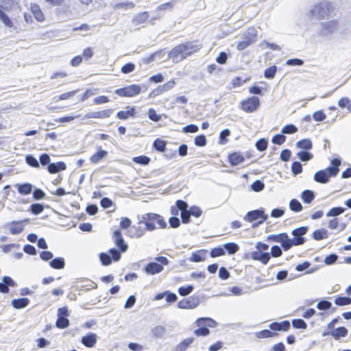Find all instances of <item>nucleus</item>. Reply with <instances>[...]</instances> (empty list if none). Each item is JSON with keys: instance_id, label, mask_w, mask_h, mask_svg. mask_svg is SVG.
Returning a JSON list of instances; mask_svg holds the SVG:
<instances>
[{"instance_id": "obj_30", "label": "nucleus", "mask_w": 351, "mask_h": 351, "mask_svg": "<svg viewBox=\"0 0 351 351\" xmlns=\"http://www.w3.org/2000/svg\"><path fill=\"white\" fill-rule=\"evenodd\" d=\"M31 11L34 14V18L39 22H43L45 20V16L40 9V8L36 5L34 4L31 5Z\"/></svg>"}, {"instance_id": "obj_33", "label": "nucleus", "mask_w": 351, "mask_h": 351, "mask_svg": "<svg viewBox=\"0 0 351 351\" xmlns=\"http://www.w3.org/2000/svg\"><path fill=\"white\" fill-rule=\"evenodd\" d=\"M315 193L311 190H304L301 193V199L304 203L310 204L315 199Z\"/></svg>"}, {"instance_id": "obj_41", "label": "nucleus", "mask_w": 351, "mask_h": 351, "mask_svg": "<svg viewBox=\"0 0 351 351\" xmlns=\"http://www.w3.org/2000/svg\"><path fill=\"white\" fill-rule=\"evenodd\" d=\"M296 146L298 147L303 149L306 151V150L311 149L312 147H313V144L310 139L304 138V139H302V140L297 142Z\"/></svg>"}, {"instance_id": "obj_17", "label": "nucleus", "mask_w": 351, "mask_h": 351, "mask_svg": "<svg viewBox=\"0 0 351 351\" xmlns=\"http://www.w3.org/2000/svg\"><path fill=\"white\" fill-rule=\"evenodd\" d=\"M113 112L112 109H106L104 110L91 112L85 114L86 119H104L109 117Z\"/></svg>"}, {"instance_id": "obj_4", "label": "nucleus", "mask_w": 351, "mask_h": 351, "mask_svg": "<svg viewBox=\"0 0 351 351\" xmlns=\"http://www.w3.org/2000/svg\"><path fill=\"white\" fill-rule=\"evenodd\" d=\"M308 228L307 226H301L292 230L291 234L293 235V239L289 238L290 241V249L293 246L301 245L304 243L305 239L304 235L308 232Z\"/></svg>"}, {"instance_id": "obj_14", "label": "nucleus", "mask_w": 351, "mask_h": 351, "mask_svg": "<svg viewBox=\"0 0 351 351\" xmlns=\"http://www.w3.org/2000/svg\"><path fill=\"white\" fill-rule=\"evenodd\" d=\"M184 51V56L186 57L192 53L198 51L201 49V45L197 41L186 42L182 44Z\"/></svg>"}, {"instance_id": "obj_13", "label": "nucleus", "mask_w": 351, "mask_h": 351, "mask_svg": "<svg viewBox=\"0 0 351 351\" xmlns=\"http://www.w3.org/2000/svg\"><path fill=\"white\" fill-rule=\"evenodd\" d=\"M141 220L137 224L132 226L128 230V234L131 238H139L145 234V228H143Z\"/></svg>"}, {"instance_id": "obj_9", "label": "nucleus", "mask_w": 351, "mask_h": 351, "mask_svg": "<svg viewBox=\"0 0 351 351\" xmlns=\"http://www.w3.org/2000/svg\"><path fill=\"white\" fill-rule=\"evenodd\" d=\"M182 44L176 45L169 53L168 58L175 63L180 62L186 58Z\"/></svg>"}, {"instance_id": "obj_44", "label": "nucleus", "mask_w": 351, "mask_h": 351, "mask_svg": "<svg viewBox=\"0 0 351 351\" xmlns=\"http://www.w3.org/2000/svg\"><path fill=\"white\" fill-rule=\"evenodd\" d=\"M56 326L58 328L64 329L69 326V320L66 317L58 316Z\"/></svg>"}, {"instance_id": "obj_25", "label": "nucleus", "mask_w": 351, "mask_h": 351, "mask_svg": "<svg viewBox=\"0 0 351 351\" xmlns=\"http://www.w3.org/2000/svg\"><path fill=\"white\" fill-rule=\"evenodd\" d=\"M228 160L232 166H236L244 161V157L241 154L234 152L229 155Z\"/></svg>"}, {"instance_id": "obj_15", "label": "nucleus", "mask_w": 351, "mask_h": 351, "mask_svg": "<svg viewBox=\"0 0 351 351\" xmlns=\"http://www.w3.org/2000/svg\"><path fill=\"white\" fill-rule=\"evenodd\" d=\"M113 238L114 240V243L117 247L121 252H125L128 250V245L125 243L124 239L122 237L121 232L120 230H117L113 232Z\"/></svg>"}, {"instance_id": "obj_16", "label": "nucleus", "mask_w": 351, "mask_h": 351, "mask_svg": "<svg viewBox=\"0 0 351 351\" xmlns=\"http://www.w3.org/2000/svg\"><path fill=\"white\" fill-rule=\"evenodd\" d=\"M250 256L252 259L259 261L264 265L267 264L271 258V255L269 252H263L259 251L250 252Z\"/></svg>"}, {"instance_id": "obj_29", "label": "nucleus", "mask_w": 351, "mask_h": 351, "mask_svg": "<svg viewBox=\"0 0 351 351\" xmlns=\"http://www.w3.org/2000/svg\"><path fill=\"white\" fill-rule=\"evenodd\" d=\"M194 340V337H189L184 339L175 347V351H186Z\"/></svg>"}, {"instance_id": "obj_40", "label": "nucleus", "mask_w": 351, "mask_h": 351, "mask_svg": "<svg viewBox=\"0 0 351 351\" xmlns=\"http://www.w3.org/2000/svg\"><path fill=\"white\" fill-rule=\"evenodd\" d=\"M223 248L230 255L236 254L239 250V245L235 243H226L223 245Z\"/></svg>"}, {"instance_id": "obj_63", "label": "nucleus", "mask_w": 351, "mask_h": 351, "mask_svg": "<svg viewBox=\"0 0 351 351\" xmlns=\"http://www.w3.org/2000/svg\"><path fill=\"white\" fill-rule=\"evenodd\" d=\"M206 138L204 134L197 136L194 140L195 145L198 147L205 146L206 145Z\"/></svg>"}, {"instance_id": "obj_39", "label": "nucleus", "mask_w": 351, "mask_h": 351, "mask_svg": "<svg viewBox=\"0 0 351 351\" xmlns=\"http://www.w3.org/2000/svg\"><path fill=\"white\" fill-rule=\"evenodd\" d=\"M166 333V329L162 326H156L152 329V336L155 338H162Z\"/></svg>"}, {"instance_id": "obj_43", "label": "nucleus", "mask_w": 351, "mask_h": 351, "mask_svg": "<svg viewBox=\"0 0 351 351\" xmlns=\"http://www.w3.org/2000/svg\"><path fill=\"white\" fill-rule=\"evenodd\" d=\"M134 114H135L134 109L133 108H132L130 110H126V111L122 110V111L118 112L117 114V117L119 119L125 120L130 117H134Z\"/></svg>"}, {"instance_id": "obj_5", "label": "nucleus", "mask_w": 351, "mask_h": 351, "mask_svg": "<svg viewBox=\"0 0 351 351\" xmlns=\"http://www.w3.org/2000/svg\"><path fill=\"white\" fill-rule=\"evenodd\" d=\"M260 106V99L258 97L252 96L241 101V108L246 112L256 111Z\"/></svg>"}, {"instance_id": "obj_26", "label": "nucleus", "mask_w": 351, "mask_h": 351, "mask_svg": "<svg viewBox=\"0 0 351 351\" xmlns=\"http://www.w3.org/2000/svg\"><path fill=\"white\" fill-rule=\"evenodd\" d=\"M206 250H201L192 253L189 260L192 262L198 263L205 260Z\"/></svg>"}, {"instance_id": "obj_12", "label": "nucleus", "mask_w": 351, "mask_h": 351, "mask_svg": "<svg viewBox=\"0 0 351 351\" xmlns=\"http://www.w3.org/2000/svg\"><path fill=\"white\" fill-rule=\"evenodd\" d=\"M322 29L320 34L322 36H328L334 33L338 27V21L337 20H331L321 23Z\"/></svg>"}, {"instance_id": "obj_47", "label": "nucleus", "mask_w": 351, "mask_h": 351, "mask_svg": "<svg viewBox=\"0 0 351 351\" xmlns=\"http://www.w3.org/2000/svg\"><path fill=\"white\" fill-rule=\"evenodd\" d=\"M277 71V66L275 65H273L271 66H269L264 71V76L267 79H273L274 78L276 73Z\"/></svg>"}, {"instance_id": "obj_28", "label": "nucleus", "mask_w": 351, "mask_h": 351, "mask_svg": "<svg viewBox=\"0 0 351 351\" xmlns=\"http://www.w3.org/2000/svg\"><path fill=\"white\" fill-rule=\"evenodd\" d=\"M149 18V13L147 11L136 14L132 19V23L137 25L144 23Z\"/></svg>"}, {"instance_id": "obj_53", "label": "nucleus", "mask_w": 351, "mask_h": 351, "mask_svg": "<svg viewBox=\"0 0 351 351\" xmlns=\"http://www.w3.org/2000/svg\"><path fill=\"white\" fill-rule=\"evenodd\" d=\"M99 260L103 265L108 266L112 263V258L110 254L101 252L99 254Z\"/></svg>"}, {"instance_id": "obj_11", "label": "nucleus", "mask_w": 351, "mask_h": 351, "mask_svg": "<svg viewBox=\"0 0 351 351\" xmlns=\"http://www.w3.org/2000/svg\"><path fill=\"white\" fill-rule=\"evenodd\" d=\"M267 215L265 214L263 210L256 209L247 212L243 219L249 222H252L258 219H262V221H265L267 219Z\"/></svg>"}, {"instance_id": "obj_6", "label": "nucleus", "mask_w": 351, "mask_h": 351, "mask_svg": "<svg viewBox=\"0 0 351 351\" xmlns=\"http://www.w3.org/2000/svg\"><path fill=\"white\" fill-rule=\"evenodd\" d=\"M267 241L280 243L282 247L285 251L290 249L289 237L287 233H280L278 234H270L267 237Z\"/></svg>"}, {"instance_id": "obj_31", "label": "nucleus", "mask_w": 351, "mask_h": 351, "mask_svg": "<svg viewBox=\"0 0 351 351\" xmlns=\"http://www.w3.org/2000/svg\"><path fill=\"white\" fill-rule=\"evenodd\" d=\"M348 331L346 328L344 326H340L331 331L330 335L335 339H339L341 337H346L348 335Z\"/></svg>"}, {"instance_id": "obj_34", "label": "nucleus", "mask_w": 351, "mask_h": 351, "mask_svg": "<svg viewBox=\"0 0 351 351\" xmlns=\"http://www.w3.org/2000/svg\"><path fill=\"white\" fill-rule=\"evenodd\" d=\"M177 3V0H171V1L166 2L159 5L156 10L158 12L171 11Z\"/></svg>"}, {"instance_id": "obj_48", "label": "nucleus", "mask_w": 351, "mask_h": 351, "mask_svg": "<svg viewBox=\"0 0 351 351\" xmlns=\"http://www.w3.org/2000/svg\"><path fill=\"white\" fill-rule=\"evenodd\" d=\"M338 105L340 108H346L349 112H351V100L348 97H341L338 101Z\"/></svg>"}, {"instance_id": "obj_61", "label": "nucleus", "mask_w": 351, "mask_h": 351, "mask_svg": "<svg viewBox=\"0 0 351 351\" xmlns=\"http://www.w3.org/2000/svg\"><path fill=\"white\" fill-rule=\"evenodd\" d=\"M267 145L268 141L265 138H261L257 141L255 146L258 151L263 152L267 149Z\"/></svg>"}, {"instance_id": "obj_3", "label": "nucleus", "mask_w": 351, "mask_h": 351, "mask_svg": "<svg viewBox=\"0 0 351 351\" xmlns=\"http://www.w3.org/2000/svg\"><path fill=\"white\" fill-rule=\"evenodd\" d=\"M257 32L254 27H249L243 34V40L237 45L238 50L241 51L256 40Z\"/></svg>"}, {"instance_id": "obj_23", "label": "nucleus", "mask_w": 351, "mask_h": 351, "mask_svg": "<svg viewBox=\"0 0 351 351\" xmlns=\"http://www.w3.org/2000/svg\"><path fill=\"white\" fill-rule=\"evenodd\" d=\"M314 180L318 183L326 184L329 182L330 178L326 171L320 170L315 173Z\"/></svg>"}, {"instance_id": "obj_42", "label": "nucleus", "mask_w": 351, "mask_h": 351, "mask_svg": "<svg viewBox=\"0 0 351 351\" xmlns=\"http://www.w3.org/2000/svg\"><path fill=\"white\" fill-rule=\"evenodd\" d=\"M167 142L160 138H156L153 143L154 148L158 152H162L165 150Z\"/></svg>"}, {"instance_id": "obj_37", "label": "nucleus", "mask_w": 351, "mask_h": 351, "mask_svg": "<svg viewBox=\"0 0 351 351\" xmlns=\"http://www.w3.org/2000/svg\"><path fill=\"white\" fill-rule=\"evenodd\" d=\"M108 155V152L105 150H100L93 154L90 158V160L93 164H97L100 162L104 158Z\"/></svg>"}, {"instance_id": "obj_8", "label": "nucleus", "mask_w": 351, "mask_h": 351, "mask_svg": "<svg viewBox=\"0 0 351 351\" xmlns=\"http://www.w3.org/2000/svg\"><path fill=\"white\" fill-rule=\"evenodd\" d=\"M199 304V297L192 295L179 301L177 306L180 309H193L195 308Z\"/></svg>"}, {"instance_id": "obj_64", "label": "nucleus", "mask_w": 351, "mask_h": 351, "mask_svg": "<svg viewBox=\"0 0 351 351\" xmlns=\"http://www.w3.org/2000/svg\"><path fill=\"white\" fill-rule=\"evenodd\" d=\"M291 171L293 175H298L302 172V165L298 161H295L293 162L291 166Z\"/></svg>"}, {"instance_id": "obj_52", "label": "nucleus", "mask_w": 351, "mask_h": 351, "mask_svg": "<svg viewBox=\"0 0 351 351\" xmlns=\"http://www.w3.org/2000/svg\"><path fill=\"white\" fill-rule=\"evenodd\" d=\"M344 211L345 208L343 207H334L326 213V217H337L342 214Z\"/></svg>"}, {"instance_id": "obj_56", "label": "nucleus", "mask_w": 351, "mask_h": 351, "mask_svg": "<svg viewBox=\"0 0 351 351\" xmlns=\"http://www.w3.org/2000/svg\"><path fill=\"white\" fill-rule=\"evenodd\" d=\"M298 131V128L293 124H288L281 129L282 134H291Z\"/></svg>"}, {"instance_id": "obj_24", "label": "nucleus", "mask_w": 351, "mask_h": 351, "mask_svg": "<svg viewBox=\"0 0 351 351\" xmlns=\"http://www.w3.org/2000/svg\"><path fill=\"white\" fill-rule=\"evenodd\" d=\"M195 324L197 326H205L206 328H214L217 326V322L210 317H200L198 318Z\"/></svg>"}, {"instance_id": "obj_54", "label": "nucleus", "mask_w": 351, "mask_h": 351, "mask_svg": "<svg viewBox=\"0 0 351 351\" xmlns=\"http://www.w3.org/2000/svg\"><path fill=\"white\" fill-rule=\"evenodd\" d=\"M292 326L296 329H306V323L302 319H294L292 320Z\"/></svg>"}, {"instance_id": "obj_59", "label": "nucleus", "mask_w": 351, "mask_h": 351, "mask_svg": "<svg viewBox=\"0 0 351 351\" xmlns=\"http://www.w3.org/2000/svg\"><path fill=\"white\" fill-rule=\"evenodd\" d=\"M264 188H265V184L259 180L254 181L251 184L252 190L255 192H260V191H263L264 189Z\"/></svg>"}, {"instance_id": "obj_38", "label": "nucleus", "mask_w": 351, "mask_h": 351, "mask_svg": "<svg viewBox=\"0 0 351 351\" xmlns=\"http://www.w3.org/2000/svg\"><path fill=\"white\" fill-rule=\"evenodd\" d=\"M19 193L21 195H28L31 193L32 190V185L29 183H25L22 184L16 185Z\"/></svg>"}, {"instance_id": "obj_51", "label": "nucleus", "mask_w": 351, "mask_h": 351, "mask_svg": "<svg viewBox=\"0 0 351 351\" xmlns=\"http://www.w3.org/2000/svg\"><path fill=\"white\" fill-rule=\"evenodd\" d=\"M133 162L136 164H140L142 165H147L150 162V158L147 156H139L134 157L132 159Z\"/></svg>"}, {"instance_id": "obj_27", "label": "nucleus", "mask_w": 351, "mask_h": 351, "mask_svg": "<svg viewBox=\"0 0 351 351\" xmlns=\"http://www.w3.org/2000/svg\"><path fill=\"white\" fill-rule=\"evenodd\" d=\"M29 302V300L27 298L14 299L12 300V306L16 309H21L26 307Z\"/></svg>"}, {"instance_id": "obj_55", "label": "nucleus", "mask_w": 351, "mask_h": 351, "mask_svg": "<svg viewBox=\"0 0 351 351\" xmlns=\"http://www.w3.org/2000/svg\"><path fill=\"white\" fill-rule=\"evenodd\" d=\"M199 327V328L197 329H195L194 330V334L196 335V336H198V337H200V336H202V337H204V336H207L208 335H209L210 333V330L208 328H206L205 326H197Z\"/></svg>"}, {"instance_id": "obj_58", "label": "nucleus", "mask_w": 351, "mask_h": 351, "mask_svg": "<svg viewBox=\"0 0 351 351\" xmlns=\"http://www.w3.org/2000/svg\"><path fill=\"white\" fill-rule=\"evenodd\" d=\"M298 158L304 162L311 160L313 157V154L307 151H300L298 153Z\"/></svg>"}, {"instance_id": "obj_7", "label": "nucleus", "mask_w": 351, "mask_h": 351, "mask_svg": "<svg viewBox=\"0 0 351 351\" xmlns=\"http://www.w3.org/2000/svg\"><path fill=\"white\" fill-rule=\"evenodd\" d=\"M141 86L137 84H131L123 88L117 89L115 93L121 97H134L141 92Z\"/></svg>"}, {"instance_id": "obj_35", "label": "nucleus", "mask_w": 351, "mask_h": 351, "mask_svg": "<svg viewBox=\"0 0 351 351\" xmlns=\"http://www.w3.org/2000/svg\"><path fill=\"white\" fill-rule=\"evenodd\" d=\"M49 265L56 269H63L65 265L64 259L62 257L55 258L49 262Z\"/></svg>"}, {"instance_id": "obj_10", "label": "nucleus", "mask_w": 351, "mask_h": 351, "mask_svg": "<svg viewBox=\"0 0 351 351\" xmlns=\"http://www.w3.org/2000/svg\"><path fill=\"white\" fill-rule=\"evenodd\" d=\"M29 219H26L22 221H12L5 225V228L8 229L12 234H19L24 230V222H28Z\"/></svg>"}, {"instance_id": "obj_32", "label": "nucleus", "mask_w": 351, "mask_h": 351, "mask_svg": "<svg viewBox=\"0 0 351 351\" xmlns=\"http://www.w3.org/2000/svg\"><path fill=\"white\" fill-rule=\"evenodd\" d=\"M312 237L316 241L327 239L328 237V230L324 228L315 230L312 234Z\"/></svg>"}, {"instance_id": "obj_57", "label": "nucleus", "mask_w": 351, "mask_h": 351, "mask_svg": "<svg viewBox=\"0 0 351 351\" xmlns=\"http://www.w3.org/2000/svg\"><path fill=\"white\" fill-rule=\"evenodd\" d=\"M230 134V131L229 129L223 130L219 134V143L221 145H224L228 142L227 137Z\"/></svg>"}, {"instance_id": "obj_46", "label": "nucleus", "mask_w": 351, "mask_h": 351, "mask_svg": "<svg viewBox=\"0 0 351 351\" xmlns=\"http://www.w3.org/2000/svg\"><path fill=\"white\" fill-rule=\"evenodd\" d=\"M25 162L30 167L34 168L40 167L38 160L32 154H28L25 156Z\"/></svg>"}, {"instance_id": "obj_19", "label": "nucleus", "mask_w": 351, "mask_h": 351, "mask_svg": "<svg viewBox=\"0 0 351 351\" xmlns=\"http://www.w3.org/2000/svg\"><path fill=\"white\" fill-rule=\"evenodd\" d=\"M331 166L324 169L329 175V178L335 177L339 171V166L341 165V160L339 158H334L330 162Z\"/></svg>"}, {"instance_id": "obj_62", "label": "nucleus", "mask_w": 351, "mask_h": 351, "mask_svg": "<svg viewBox=\"0 0 351 351\" xmlns=\"http://www.w3.org/2000/svg\"><path fill=\"white\" fill-rule=\"evenodd\" d=\"M332 306V303L328 300H321L317 304V308L319 310L326 311Z\"/></svg>"}, {"instance_id": "obj_20", "label": "nucleus", "mask_w": 351, "mask_h": 351, "mask_svg": "<svg viewBox=\"0 0 351 351\" xmlns=\"http://www.w3.org/2000/svg\"><path fill=\"white\" fill-rule=\"evenodd\" d=\"M145 271L149 275H155L163 270V266L156 262H150L145 267Z\"/></svg>"}, {"instance_id": "obj_36", "label": "nucleus", "mask_w": 351, "mask_h": 351, "mask_svg": "<svg viewBox=\"0 0 351 351\" xmlns=\"http://www.w3.org/2000/svg\"><path fill=\"white\" fill-rule=\"evenodd\" d=\"M0 21L4 24L5 26L12 29H14V25L9 17V16L1 9H0Z\"/></svg>"}, {"instance_id": "obj_50", "label": "nucleus", "mask_w": 351, "mask_h": 351, "mask_svg": "<svg viewBox=\"0 0 351 351\" xmlns=\"http://www.w3.org/2000/svg\"><path fill=\"white\" fill-rule=\"evenodd\" d=\"M29 210L34 215H38L44 210V206L39 203L32 204Z\"/></svg>"}, {"instance_id": "obj_1", "label": "nucleus", "mask_w": 351, "mask_h": 351, "mask_svg": "<svg viewBox=\"0 0 351 351\" xmlns=\"http://www.w3.org/2000/svg\"><path fill=\"white\" fill-rule=\"evenodd\" d=\"M309 12L312 16L320 20L330 17L334 12V7L331 3L324 1L315 5Z\"/></svg>"}, {"instance_id": "obj_21", "label": "nucleus", "mask_w": 351, "mask_h": 351, "mask_svg": "<svg viewBox=\"0 0 351 351\" xmlns=\"http://www.w3.org/2000/svg\"><path fill=\"white\" fill-rule=\"evenodd\" d=\"M66 169V165L64 162L56 163H50L47 167V170L50 173H56Z\"/></svg>"}, {"instance_id": "obj_49", "label": "nucleus", "mask_w": 351, "mask_h": 351, "mask_svg": "<svg viewBox=\"0 0 351 351\" xmlns=\"http://www.w3.org/2000/svg\"><path fill=\"white\" fill-rule=\"evenodd\" d=\"M335 304L337 306H346L351 304V298L339 296L335 298Z\"/></svg>"}, {"instance_id": "obj_18", "label": "nucleus", "mask_w": 351, "mask_h": 351, "mask_svg": "<svg viewBox=\"0 0 351 351\" xmlns=\"http://www.w3.org/2000/svg\"><path fill=\"white\" fill-rule=\"evenodd\" d=\"M97 334L89 332L82 337L81 343L87 348H93L97 341Z\"/></svg>"}, {"instance_id": "obj_2", "label": "nucleus", "mask_w": 351, "mask_h": 351, "mask_svg": "<svg viewBox=\"0 0 351 351\" xmlns=\"http://www.w3.org/2000/svg\"><path fill=\"white\" fill-rule=\"evenodd\" d=\"M141 221L145 224V229L148 231H152L156 228V223L160 228L167 227V223L162 217L156 213H149L142 215Z\"/></svg>"}, {"instance_id": "obj_45", "label": "nucleus", "mask_w": 351, "mask_h": 351, "mask_svg": "<svg viewBox=\"0 0 351 351\" xmlns=\"http://www.w3.org/2000/svg\"><path fill=\"white\" fill-rule=\"evenodd\" d=\"M289 208L292 211L295 213L300 212L302 209V205L301 203L296 199H292L289 202Z\"/></svg>"}, {"instance_id": "obj_22", "label": "nucleus", "mask_w": 351, "mask_h": 351, "mask_svg": "<svg viewBox=\"0 0 351 351\" xmlns=\"http://www.w3.org/2000/svg\"><path fill=\"white\" fill-rule=\"evenodd\" d=\"M290 328V323L289 321H283L282 322H273L269 324V328L273 330H282L287 331Z\"/></svg>"}, {"instance_id": "obj_60", "label": "nucleus", "mask_w": 351, "mask_h": 351, "mask_svg": "<svg viewBox=\"0 0 351 351\" xmlns=\"http://www.w3.org/2000/svg\"><path fill=\"white\" fill-rule=\"evenodd\" d=\"M193 285H188L186 287H180L178 289V293L182 296H186L189 295L193 291Z\"/></svg>"}]
</instances>
